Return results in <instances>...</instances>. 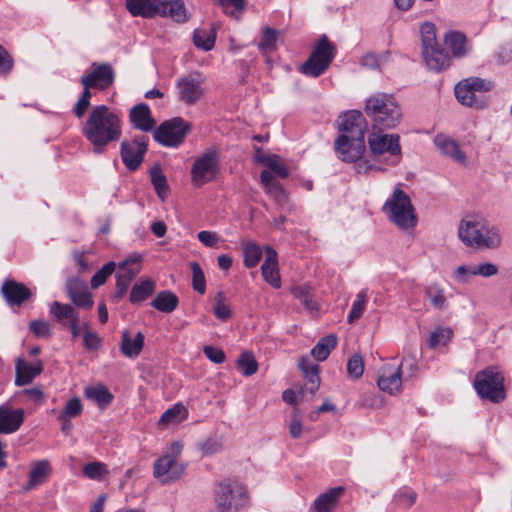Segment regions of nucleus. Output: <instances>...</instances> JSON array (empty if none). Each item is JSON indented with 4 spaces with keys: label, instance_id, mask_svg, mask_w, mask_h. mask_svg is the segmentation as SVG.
<instances>
[{
    "label": "nucleus",
    "instance_id": "1",
    "mask_svg": "<svg viewBox=\"0 0 512 512\" xmlns=\"http://www.w3.org/2000/svg\"><path fill=\"white\" fill-rule=\"evenodd\" d=\"M81 133L95 154H103L109 144L121 138L122 119L107 105L94 106L82 124Z\"/></svg>",
    "mask_w": 512,
    "mask_h": 512
},
{
    "label": "nucleus",
    "instance_id": "2",
    "mask_svg": "<svg viewBox=\"0 0 512 512\" xmlns=\"http://www.w3.org/2000/svg\"><path fill=\"white\" fill-rule=\"evenodd\" d=\"M339 119L340 135L335 141V148L342 161L352 163L363 156L366 150L367 121L358 110L347 111Z\"/></svg>",
    "mask_w": 512,
    "mask_h": 512
},
{
    "label": "nucleus",
    "instance_id": "3",
    "mask_svg": "<svg viewBox=\"0 0 512 512\" xmlns=\"http://www.w3.org/2000/svg\"><path fill=\"white\" fill-rule=\"evenodd\" d=\"M364 112L378 130L396 128L403 119L402 108L393 94L376 92L365 101Z\"/></svg>",
    "mask_w": 512,
    "mask_h": 512
},
{
    "label": "nucleus",
    "instance_id": "4",
    "mask_svg": "<svg viewBox=\"0 0 512 512\" xmlns=\"http://www.w3.org/2000/svg\"><path fill=\"white\" fill-rule=\"evenodd\" d=\"M460 240L475 249H496L501 245L499 229L478 217L464 218L458 229Z\"/></svg>",
    "mask_w": 512,
    "mask_h": 512
},
{
    "label": "nucleus",
    "instance_id": "5",
    "mask_svg": "<svg viewBox=\"0 0 512 512\" xmlns=\"http://www.w3.org/2000/svg\"><path fill=\"white\" fill-rule=\"evenodd\" d=\"M125 5L134 17L153 18L158 15L178 23L188 19L183 0H125Z\"/></svg>",
    "mask_w": 512,
    "mask_h": 512
},
{
    "label": "nucleus",
    "instance_id": "6",
    "mask_svg": "<svg viewBox=\"0 0 512 512\" xmlns=\"http://www.w3.org/2000/svg\"><path fill=\"white\" fill-rule=\"evenodd\" d=\"M215 503L212 512H238L248 505L249 495L246 487L235 479H223L213 488Z\"/></svg>",
    "mask_w": 512,
    "mask_h": 512
},
{
    "label": "nucleus",
    "instance_id": "7",
    "mask_svg": "<svg viewBox=\"0 0 512 512\" xmlns=\"http://www.w3.org/2000/svg\"><path fill=\"white\" fill-rule=\"evenodd\" d=\"M182 450L183 444L180 441H174L166 447L163 455L155 460L153 475L162 484L175 482L183 476L187 465L178 461Z\"/></svg>",
    "mask_w": 512,
    "mask_h": 512
},
{
    "label": "nucleus",
    "instance_id": "8",
    "mask_svg": "<svg viewBox=\"0 0 512 512\" xmlns=\"http://www.w3.org/2000/svg\"><path fill=\"white\" fill-rule=\"evenodd\" d=\"M383 210L389 220L401 229L414 228L417 224V215L409 195L400 188H396L391 197L385 202Z\"/></svg>",
    "mask_w": 512,
    "mask_h": 512
},
{
    "label": "nucleus",
    "instance_id": "9",
    "mask_svg": "<svg viewBox=\"0 0 512 512\" xmlns=\"http://www.w3.org/2000/svg\"><path fill=\"white\" fill-rule=\"evenodd\" d=\"M504 375L496 366H488L476 373L473 387L482 400L500 403L506 398Z\"/></svg>",
    "mask_w": 512,
    "mask_h": 512
},
{
    "label": "nucleus",
    "instance_id": "10",
    "mask_svg": "<svg viewBox=\"0 0 512 512\" xmlns=\"http://www.w3.org/2000/svg\"><path fill=\"white\" fill-rule=\"evenodd\" d=\"M422 41V55L426 66L439 72L450 65L448 53L438 44L436 39V27L431 22H425L420 29Z\"/></svg>",
    "mask_w": 512,
    "mask_h": 512
},
{
    "label": "nucleus",
    "instance_id": "11",
    "mask_svg": "<svg viewBox=\"0 0 512 512\" xmlns=\"http://www.w3.org/2000/svg\"><path fill=\"white\" fill-rule=\"evenodd\" d=\"M335 46L323 35L313 48L308 59L301 65L300 72L306 76L317 78L329 68L335 57Z\"/></svg>",
    "mask_w": 512,
    "mask_h": 512
},
{
    "label": "nucleus",
    "instance_id": "12",
    "mask_svg": "<svg viewBox=\"0 0 512 512\" xmlns=\"http://www.w3.org/2000/svg\"><path fill=\"white\" fill-rule=\"evenodd\" d=\"M368 144L372 155L387 156L384 158L386 165L395 166L402 158L400 137L398 134H376L368 137Z\"/></svg>",
    "mask_w": 512,
    "mask_h": 512
},
{
    "label": "nucleus",
    "instance_id": "13",
    "mask_svg": "<svg viewBox=\"0 0 512 512\" xmlns=\"http://www.w3.org/2000/svg\"><path fill=\"white\" fill-rule=\"evenodd\" d=\"M191 130V124L181 117L164 121L153 132V138L165 147H178Z\"/></svg>",
    "mask_w": 512,
    "mask_h": 512
},
{
    "label": "nucleus",
    "instance_id": "14",
    "mask_svg": "<svg viewBox=\"0 0 512 512\" xmlns=\"http://www.w3.org/2000/svg\"><path fill=\"white\" fill-rule=\"evenodd\" d=\"M204 82L199 72L180 76L175 83L178 100L187 106L196 105L205 95Z\"/></svg>",
    "mask_w": 512,
    "mask_h": 512
},
{
    "label": "nucleus",
    "instance_id": "15",
    "mask_svg": "<svg viewBox=\"0 0 512 512\" xmlns=\"http://www.w3.org/2000/svg\"><path fill=\"white\" fill-rule=\"evenodd\" d=\"M148 136L140 135L120 145V156L129 171H136L142 164L148 149Z\"/></svg>",
    "mask_w": 512,
    "mask_h": 512
},
{
    "label": "nucleus",
    "instance_id": "16",
    "mask_svg": "<svg viewBox=\"0 0 512 512\" xmlns=\"http://www.w3.org/2000/svg\"><path fill=\"white\" fill-rule=\"evenodd\" d=\"M218 171V158L215 151H209L198 157L191 169L192 183L196 187H201L210 182Z\"/></svg>",
    "mask_w": 512,
    "mask_h": 512
},
{
    "label": "nucleus",
    "instance_id": "17",
    "mask_svg": "<svg viewBox=\"0 0 512 512\" xmlns=\"http://www.w3.org/2000/svg\"><path fill=\"white\" fill-rule=\"evenodd\" d=\"M140 260V255H134L119 264L120 271L116 274V292L114 295L116 299H121L125 296L131 282L140 272V267H130L131 265L138 264Z\"/></svg>",
    "mask_w": 512,
    "mask_h": 512
},
{
    "label": "nucleus",
    "instance_id": "18",
    "mask_svg": "<svg viewBox=\"0 0 512 512\" xmlns=\"http://www.w3.org/2000/svg\"><path fill=\"white\" fill-rule=\"evenodd\" d=\"M82 78L86 80L87 86H94L99 90H106L115 80V72L109 63H92L91 71Z\"/></svg>",
    "mask_w": 512,
    "mask_h": 512
},
{
    "label": "nucleus",
    "instance_id": "19",
    "mask_svg": "<svg viewBox=\"0 0 512 512\" xmlns=\"http://www.w3.org/2000/svg\"><path fill=\"white\" fill-rule=\"evenodd\" d=\"M66 293L75 306L83 309H90L93 306L92 293L86 283L77 278H69L66 282Z\"/></svg>",
    "mask_w": 512,
    "mask_h": 512
},
{
    "label": "nucleus",
    "instance_id": "20",
    "mask_svg": "<svg viewBox=\"0 0 512 512\" xmlns=\"http://www.w3.org/2000/svg\"><path fill=\"white\" fill-rule=\"evenodd\" d=\"M1 292L10 306H20L32 296L31 290L25 284L12 279L5 280Z\"/></svg>",
    "mask_w": 512,
    "mask_h": 512
},
{
    "label": "nucleus",
    "instance_id": "21",
    "mask_svg": "<svg viewBox=\"0 0 512 512\" xmlns=\"http://www.w3.org/2000/svg\"><path fill=\"white\" fill-rule=\"evenodd\" d=\"M42 372L43 363L41 360L29 363L25 359L18 358L15 363V385L19 387L27 385Z\"/></svg>",
    "mask_w": 512,
    "mask_h": 512
},
{
    "label": "nucleus",
    "instance_id": "22",
    "mask_svg": "<svg viewBox=\"0 0 512 512\" xmlns=\"http://www.w3.org/2000/svg\"><path fill=\"white\" fill-rule=\"evenodd\" d=\"M24 421L23 409H13L9 405H0V434L17 431Z\"/></svg>",
    "mask_w": 512,
    "mask_h": 512
},
{
    "label": "nucleus",
    "instance_id": "23",
    "mask_svg": "<svg viewBox=\"0 0 512 512\" xmlns=\"http://www.w3.org/2000/svg\"><path fill=\"white\" fill-rule=\"evenodd\" d=\"M266 258L261 266V273L264 280L273 288L281 287V278L278 268V255L275 249L270 246L265 248Z\"/></svg>",
    "mask_w": 512,
    "mask_h": 512
},
{
    "label": "nucleus",
    "instance_id": "24",
    "mask_svg": "<svg viewBox=\"0 0 512 512\" xmlns=\"http://www.w3.org/2000/svg\"><path fill=\"white\" fill-rule=\"evenodd\" d=\"M52 473V467L48 460H37L31 463L28 481L24 485V491H30L44 484Z\"/></svg>",
    "mask_w": 512,
    "mask_h": 512
},
{
    "label": "nucleus",
    "instance_id": "25",
    "mask_svg": "<svg viewBox=\"0 0 512 512\" xmlns=\"http://www.w3.org/2000/svg\"><path fill=\"white\" fill-rule=\"evenodd\" d=\"M129 120L135 129L143 132L151 131L156 124L151 116L149 106L145 103L137 104L131 108Z\"/></svg>",
    "mask_w": 512,
    "mask_h": 512
},
{
    "label": "nucleus",
    "instance_id": "26",
    "mask_svg": "<svg viewBox=\"0 0 512 512\" xmlns=\"http://www.w3.org/2000/svg\"><path fill=\"white\" fill-rule=\"evenodd\" d=\"M402 384L401 367L393 369L391 366H384L377 380L380 390L389 394L398 392Z\"/></svg>",
    "mask_w": 512,
    "mask_h": 512
},
{
    "label": "nucleus",
    "instance_id": "27",
    "mask_svg": "<svg viewBox=\"0 0 512 512\" xmlns=\"http://www.w3.org/2000/svg\"><path fill=\"white\" fill-rule=\"evenodd\" d=\"M445 44L453 56L457 58L465 57L471 51V45L467 37L458 31L448 32L445 36Z\"/></svg>",
    "mask_w": 512,
    "mask_h": 512
},
{
    "label": "nucleus",
    "instance_id": "28",
    "mask_svg": "<svg viewBox=\"0 0 512 512\" xmlns=\"http://www.w3.org/2000/svg\"><path fill=\"white\" fill-rule=\"evenodd\" d=\"M343 493L344 487L342 486L330 488L315 499L314 509L316 512H332Z\"/></svg>",
    "mask_w": 512,
    "mask_h": 512
},
{
    "label": "nucleus",
    "instance_id": "29",
    "mask_svg": "<svg viewBox=\"0 0 512 512\" xmlns=\"http://www.w3.org/2000/svg\"><path fill=\"white\" fill-rule=\"evenodd\" d=\"M50 314L63 327H66L68 323L76 321L79 318V313L70 304H63L58 301H54L50 305Z\"/></svg>",
    "mask_w": 512,
    "mask_h": 512
},
{
    "label": "nucleus",
    "instance_id": "30",
    "mask_svg": "<svg viewBox=\"0 0 512 512\" xmlns=\"http://www.w3.org/2000/svg\"><path fill=\"white\" fill-rule=\"evenodd\" d=\"M435 143L440 151L454 161L464 164L466 162V154L460 149L459 144L448 137L437 136Z\"/></svg>",
    "mask_w": 512,
    "mask_h": 512
},
{
    "label": "nucleus",
    "instance_id": "31",
    "mask_svg": "<svg viewBox=\"0 0 512 512\" xmlns=\"http://www.w3.org/2000/svg\"><path fill=\"white\" fill-rule=\"evenodd\" d=\"M260 180L264 186L265 192L273 197L277 202L280 203L287 199L285 190L282 185L275 180L271 172L263 170L260 174Z\"/></svg>",
    "mask_w": 512,
    "mask_h": 512
},
{
    "label": "nucleus",
    "instance_id": "32",
    "mask_svg": "<svg viewBox=\"0 0 512 512\" xmlns=\"http://www.w3.org/2000/svg\"><path fill=\"white\" fill-rule=\"evenodd\" d=\"M144 346V335L138 332L134 339H131L128 330L122 332L121 351L127 357H136Z\"/></svg>",
    "mask_w": 512,
    "mask_h": 512
},
{
    "label": "nucleus",
    "instance_id": "33",
    "mask_svg": "<svg viewBox=\"0 0 512 512\" xmlns=\"http://www.w3.org/2000/svg\"><path fill=\"white\" fill-rule=\"evenodd\" d=\"M178 304L177 295L169 290L160 291L151 302L153 308L163 313L173 312Z\"/></svg>",
    "mask_w": 512,
    "mask_h": 512
},
{
    "label": "nucleus",
    "instance_id": "34",
    "mask_svg": "<svg viewBox=\"0 0 512 512\" xmlns=\"http://www.w3.org/2000/svg\"><path fill=\"white\" fill-rule=\"evenodd\" d=\"M256 161L265 165L269 170V172L276 174L278 177L285 179L289 175L288 168L278 161V157L276 155H263L261 154L260 148L256 149L255 154Z\"/></svg>",
    "mask_w": 512,
    "mask_h": 512
},
{
    "label": "nucleus",
    "instance_id": "35",
    "mask_svg": "<svg viewBox=\"0 0 512 512\" xmlns=\"http://www.w3.org/2000/svg\"><path fill=\"white\" fill-rule=\"evenodd\" d=\"M155 290V282L144 279L135 283L131 289L129 300L132 304H139L146 300Z\"/></svg>",
    "mask_w": 512,
    "mask_h": 512
},
{
    "label": "nucleus",
    "instance_id": "36",
    "mask_svg": "<svg viewBox=\"0 0 512 512\" xmlns=\"http://www.w3.org/2000/svg\"><path fill=\"white\" fill-rule=\"evenodd\" d=\"M457 100L465 106L480 108L482 105L477 101L475 92L468 85L465 79L458 82L454 89Z\"/></svg>",
    "mask_w": 512,
    "mask_h": 512
},
{
    "label": "nucleus",
    "instance_id": "37",
    "mask_svg": "<svg viewBox=\"0 0 512 512\" xmlns=\"http://www.w3.org/2000/svg\"><path fill=\"white\" fill-rule=\"evenodd\" d=\"M337 341L338 339L335 334H329L325 337H322L311 350V355L317 361L326 360L331 351L336 347Z\"/></svg>",
    "mask_w": 512,
    "mask_h": 512
},
{
    "label": "nucleus",
    "instance_id": "38",
    "mask_svg": "<svg viewBox=\"0 0 512 512\" xmlns=\"http://www.w3.org/2000/svg\"><path fill=\"white\" fill-rule=\"evenodd\" d=\"M85 396L95 401L101 408L107 407L113 400V395L103 384L87 387L85 389Z\"/></svg>",
    "mask_w": 512,
    "mask_h": 512
},
{
    "label": "nucleus",
    "instance_id": "39",
    "mask_svg": "<svg viewBox=\"0 0 512 512\" xmlns=\"http://www.w3.org/2000/svg\"><path fill=\"white\" fill-rule=\"evenodd\" d=\"M243 251V264L246 268H254L258 265L262 258V249L254 241H246L241 244Z\"/></svg>",
    "mask_w": 512,
    "mask_h": 512
},
{
    "label": "nucleus",
    "instance_id": "40",
    "mask_svg": "<svg viewBox=\"0 0 512 512\" xmlns=\"http://www.w3.org/2000/svg\"><path fill=\"white\" fill-rule=\"evenodd\" d=\"M216 32L213 29H196L193 33V42L196 47L210 51L215 45Z\"/></svg>",
    "mask_w": 512,
    "mask_h": 512
},
{
    "label": "nucleus",
    "instance_id": "41",
    "mask_svg": "<svg viewBox=\"0 0 512 512\" xmlns=\"http://www.w3.org/2000/svg\"><path fill=\"white\" fill-rule=\"evenodd\" d=\"M83 411V406L81 400L78 397H73L69 399L65 405L63 410L58 414V421H71V419L81 415Z\"/></svg>",
    "mask_w": 512,
    "mask_h": 512
},
{
    "label": "nucleus",
    "instance_id": "42",
    "mask_svg": "<svg viewBox=\"0 0 512 512\" xmlns=\"http://www.w3.org/2000/svg\"><path fill=\"white\" fill-rule=\"evenodd\" d=\"M151 182L159 198L164 200L168 193V184L165 175L159 166L152 167L150 171Z\"/></svg>",
    "mask_w": 512,
    "mask_h": 512
},
{
    "label": "nucleus",
    "instance_id": "43",
    "mask_svg": "<svg viewBox=\"0 0 512 512\" xmlns=\"http://www.w3.org/2000/svg\"><path fill=\"white\" fill-rule=\"evenodd\" d=\"M292 295L298 299L309 311L317 310V303L314 300L311 288L307 285H299L292 289Z\"/></svg>",
    "mask_w": 512,
    "mask_h": 512
},
{
    "label": "nucleus",
    "instance_id": "44",
    "mask_svg": "<svg viewBox=\"0 0 512 512\" xmlns=\"http://www.w3.org/2000/svg\"><path fill=\"white\" fill-rule=\"evenodd\" d=\"M425 295L430 304L436 309H443L446 305V297L443 288L436 283L430 284L425 288Z\"/></svg>",
    "mask_w": 512,
    "mask_h": 512
},
{
    "label": "nucleus",
    "instance_id": "45",
    "mask_svg": "<svg viewBox=\"0 0 512 512\" xmlns=\"http://www.w3.org/2000/svg\"><path fill=\"white\" fill-rule=\"evenodd\" d=\"M82 472L85 477H87L91 480L100 481L106 475H108L109 470L105 463L99 462V461H92V462L87 463L83 467Z\"/></svg>",
    "mask_w": 512,
    "mask_h": 512
},
{
    "label": "nucleus",
    "instance_id": "46",
    "mask_svg": "<svg viewBox=\"0 0 512 512\" xmlns=\"http://www.w3.org/2000/svg\"><path fill=\"white\" fill-rule=\"evenodd\" d=\"M186 412L185 407L181 404H175L173 407L167 409L160 417V425H170L180 423L184 417L182 413Z\"/></svg>",
    "mask_w": 512,
    "mask_h": 512
},
{
    "label": "nucleus",
    "instance_id": "47",
    "mask_svg": "<svg viewBox=\"0 0 512 512\" xmlns=\"http://www.w3.org/2000/svg\"><path fill=\"white\" fill-rule=\"evenodd\" d=\"M277 35V30L270 27H265L258 43L259 50L262 53L271 52L276 46Z\"/></svg>",
    "mask_w": 512,
    "mask_h": 512
},
{
    "label": "nucleus",
    "instance_id": "48",
    "mask_svg": "<svg viewBox=\"0 0 512 512\" xmlns=\"http://www.w3.org/2000/svg\"><path fill=\"white\" fill-rule=\"evenodd\" d=\"M451 337V329L438 327L430 333L428 338V346L434 349L438 345H446L451 340Z\"/></svg>",
    "mask_w": 512,
    "mask_h": 512
},
{
    "label": "nucleus",
    "instance_id": "49",
    "mask_svg": "<svg viewBox=\"0 0 512 512\" xmlns=\"http://www.w3.org/2000/svg\"><path fill=\"white\" fill-rule=\"evenodd\" d=\"M367 302V290L363 289L357 294L350 313L348 315V322L350 324L357 321L363 314Z\"/></svg>",
    "mask_w": 512,
    "mask_h": 512
},
{
    "label": "nucleus",
    "instance_id": "50",
    "mask_svg": "<svg viewBox=\"0 0 512 512\" xmlns=\"http://www.w3.org/2000/svg\"><path fill=\"white\" fill-rule=\"evenodd\" d=\"M116 269V264L113 261L106 263L99 269L91 278V287L93 289H98L102 286L109 276H111Z\"/></svg>",
    "mask_w": 512,
    "mask_h": 512
},
{
    "label": "nucleus",
    "instance_id": "51",
    "mask_svg": "<svg viewBox=\"0 0 512 512\" xmlns=\"http://www.w3.org/2000/svg\"><path fill=\"white\" fill-rule=\"evenodd\" d=\"M192 286L195 291L203 295L206 292V280L204 272L198 262H191Z\"/></svg>",
    "mask_w": 512,
    "mask_h": 512
},
{
    "label": "nucleus",
    "instance_id": "52",
    "mask_svg": "<svg viewBox=\"0 0 512 512\" xmlns=\"http://www.w3.org/2000/svg\"><path fill=\"white\" fill-rule=\"evenodd\" d=\"M237 364L242 368V374L244 376H251L258 370V364L255 357L249 352H243L238 360Z\"/></svg>",
    "mask_w": 512,
    "mask_h": 512
},
{
    "label": "nucleus",
    "instance_id": "53",
    "mask_svg": "<svg viewBox=\"0 0 512 512\" xmlns=\"http://www.w3.org/2000/svg\"><path fill=\"white\" fill-rule=\"evenodd\" d=\"M218 4L226 14L238 18V14L244 11L247 2L246 0H218Z\"/></svg>",
    "mask_w": 512,
    "mask_h": 512
},
{
    "label": "nucleus",
    "instance_id": "54",
    "mask_svg": "<svg viewBox=\"0 0 512 512\" xmlns=\"http://www.w3.org/2000/svg\"><path fill=\"white\" fill-rule=\"evenodd\" d=\"M398 367H401V374L405 375V379L413 378L418 371L417 359L413 355H405Z\"/></svg>",
    "mask_w": 512,
    "mask_h": 512
},
{
    "label": "nucleus",
    "instance_id": "55",
    "mask_svg": "<svg viewBox=\"0 0 512 512\" xmlns=\"http://www.w3.org/2000/svg\"><path fill=\"white\" fill-rule=\"evenodd\" d=\"M29 329L38 338H49L52 335L51 325L45 320L31 321Z\"/></svg>",
    "mask_w": 512,
    "mask_h": 512
},
{
    "label": "nucleus",
    "instance_id": "56",
    "mask_svg": "<svg viewBox=\"0 0 512 512\" xmlns=\"http://www.w3.org/2000/svg\"><path fill=\"white\" fill-rule=\"evenodd\" d=\"M213 313L221 321H226L231 317V310L227 304L224 303V294L218 292L216 296V303L213 307Z\"/></svg>",
    "mask_w": 512,
    "mask_h": 512
},
{
    "label": "nucleus",
    "instance_id": "57",
    "mask_svg": "<svg viewBox=\"0 0 512 512\" xmlns=\"http://www.w3.org/2000/svg\"><path fill=\"white\" fill-rule=\"evenodd\" d=\"M347 372L355 379H358L363 375L364 362L361 356L355 354L349 358L347 363Z\"/></svg>",
    "mask_w": 512,
    "mask_h": 512
},
{
    "label": "nucleus",
    "instance_id": "58",
    "mask_svg": "<svg viewBox=\"0 0 512 512\" xmlns=\"http://www.w3.org/2000/svg\"><path fill=\"white\" fill-rule=\"evenodd\" d=\"M416 493L410 489L399 491L395 495V501L399 506H402L404 508H409L412 506L416 501Z\"/></svg>",
    "mask_w": 512,
    "mask_h": 512
},
{
    "label": "nucleus",
    "instance_id": "59",
    "mask_svg": "<svg viewBox=\"0 0 512 512\" xmlns=\"http://www.w3.org/2000/svg\"><path fill=\"white\" fill-rule=\"evenodd\" d=\"M14 60L8 51L0 45V75L5 76L13 69Z\"/></svg>",
    "mask_w": 512,
    "mask_h": 512
},
{
    "label": "nucleus",
    "instance_id": "60",
    "mask_svg": "<svg viewBox=\"0 0 512 512\" xmlns=\"http://www.w3.org/2000/svg\"><path fill=\"white\" fill-rule=\"evenodd\" d=\"M198 240L206 247L214 248L218 246L220 237L216 232L203 230L197 234Z\"/></svg>",
    "mask_w": 512,
    "mask_h": 512
},
{
    "label": "nucleus",
    "instance_id": "61",
    "mask_svg": "<svg viewBox=\"0 0 512 512\" xmlns=\"http://www.w3.org/2000/svg\"><path fill=\"white\" fill-rule=\"evenodd\" d=\"M102 339L96 332L83 334V346L88 351H96L101 347Z\"/></svg>",
    "mask_w": 512,
    "mask_h": 512
},
{
    "label": "nucleus",
    "instance_id": "62",
    "mask_svg": "<svg viewBox=\"0 0 512 512\" xmlns=\"http://www.w3.org/2000/svg\"><path fill=\"white\" fill-rule=\"evenodd\" d=\"M465 80L468 81V85L471 87V89L475 93L476 92H488L493 87V85L490 81H487V80L479 78V77H470Z\"/></svg>",
    "mask_w": 512,
    "mask_h": 512
},
{
    "label": "nucleus",
    "instance_id": "63",
    "mask_svg": "<svg viewBox=\"0 0 512 512\" xmlns=\"http://www.w3.org/2000/svg\"><path fill=\"white\" fill-rule=\"evenodd\" d=\"M203 353L210 361L216 364H221L226 360L224 351L213 346H205Z\"/></svg>",
    "mask_w": 512,
    "mask_h": 512
},
{
    "label": "nucleus",
    "instance_id": "64",
    "mask_svg": "<svg viewBox=\"0 0 512 512\" xmlns=\"http://www.w3.org/2000/svg\"><path fill=\"white\" fill-rule=\"evenodd\" d=\"M304 377L306 379V383L304 385L305 391L309 392L311 395L315 394L320 386L319 371L314 370L309 374L304 375Z\"/></svg>",
    "mask_w": 512,
    "mask_h": 512
}]
</instances>
